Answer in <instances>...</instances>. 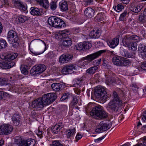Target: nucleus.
Returning <instances> with one entry per match:
<instances>
[{"mask_svg": "<svg viewBox=\"0 0 146 146\" xmlns=\"http://www.w3.org/2000/svg\"><path fill=\"white\" fill-rule=\"evenodd\" d=\"M56 98V96L54 93H49L44 94L42 97L37 99V108L40 110L43 108L44 105H49L52 103Z\"/></svg>", "mask_w": 146, "mask_h": 146, "instance_id": "obj_1", "label": "nucleus"}, {"mask_svg": "<svg viewBox=\"0 0 146 146\" xmlns=\"http://www.w3.org/2000/svg\"><path fill=\"white\" fill-rule=\"evenodd\" d=\"M17 56V53H13L5 56L0 55L1 58L4 59L5 61L0 62V67L4 69H8L12 67L15 64V62L12 60L16 58Z\"/></svg>", "mask_w": 146, "mask_h": 146, "instance_id": "obj_2", "label": "nucleus"}, {"mask_svg": "<svg viewBox=\"0 0 146 146\" xmlns=\"http://www.w3.org/2000/svg\"><path fill=\"white\" fill-rule=\"evenodd\" d=\"M106 51V50H101L83 57L81 59L82 62L87 60L81 62L80 65V67L82 68H87L88 64H90L92 61L99 57L102 54L104 53Z\"/></svg>", "mask_w": 146, "mask_h": 146, "instance_id": "obj_3", "label": "nucleus"}, {"mask_svg": "<svg viewBox=\"0 0 146 146\" xmlns=\"http://www.w3.org/2000/svg\"><path fill=\"white\" fill-rule=\"evenodd\" d=\"M90 113L93 118L97 119H103L107 118L108 116V113L100 106L94 107Z\"/></svg>", "mask_w": 146, "mask_h": 146, "instance_id": "obj_4", "label": "nucleus"}, {"mask_svg": "<svg viewBox=\"0 0 146 146\" xmlns=\"http://www.w3.org/2000/svg\"><path fill=\"white\" fill-rule=\"evenodd\" d=\"M48 22L50 25L56 28H61L65 26L64 22L62 19L55 16L50 17Z\"/></svg>", "mask_w": 146, "mask_h": 146, "instance_id": "obj_5", "label": "nucleus"}, {"mask_svg": "<svg viewBox=\"0 0 146 146\" xmlns=\"http://www.w3.org/2000/svg\"><path fill=\"white\" fill-rule=\"evenodd\" d=\"M94 94L96 97L100 100H104L108 97L104 88L101 86L96 87Z\"/></svg>", "mask_w": 146, "mask_h": 146, "instance_id": "obj_6", "label": "nucleus"}, {"mask_svg": "<svg viewBox=\"0 0 146 146\" xmlns=\"http://www.w3.org/2000/svg\"><path fill=\"white\" fill-rule=\"evenodd\" d=\"M113 63L118 66H126L128 65L130 62L123 57L116 56L113 58Z\"/></svg>", "mask_w": 146, "mask_h": 146, "instance_id": "obj_7", "label": "nucleus"}, {"mask_svg": "<svg viewBox=\"0 0 146 146\" xmlns=\"http://www.w3.org/2000/svg\"><path fill=\"white\" fill-rule=\"evenodd\" d=\"M35 141L34 139H28L27 141L20 138L16 139L15 144L16 146H34Z\"/></svg>", "mask_w": 146, "mask_h": 146, "instance_id": "obj_8", "label": "nucleus"}, {"mask_svg": "<svg viewBox=\"0 0 146 146\" xmlns=\"http://www.w3.org/2000/svg\"><path fill=\"white\" fill-rule=\"evenodd\" d=\"M122 104L115 101L111 100L108 104L107 108L110 112L115 113L118 111L120 106Z\"/></svg>", "mask_w": 146, "mask_h": 146, "instance_id": "obj_9", "label": "nucleus"}, {"mask_svg": "<svg viewBox=\"0 0 146 146\" xmlns=\"http://www.w3.org/2000/svg\"><path fill=\"white\" fill-rule=\"evenodd\" d=\"M111 126V122L108 123L101 121L98 125V128L95 130V132L97 133H99L105 131L110 129Z\"/></svg>", "mask_w": 146, "mask_h": 146, "instance_id": "obj_10", "label": "nucleus"}, {"mask_svg": "<svg viewBox=\"0 0 146 146\" xmlns=\"http://www.w3.org/2000/svg\"><path fill=\"white\" fill-rule=\"evenodd\" d=\"M12 126L8 124H4L0 127V134L7 135L10 134L13 130Z\"/></svg>", "mask_w": 146, "mask_h": 146, "instance_id": "obj_11", "label": "nucleus"}, {"mask_svg": "<svg viewBox=\"0 0 146 146\" xmlns=\"http://www.w3.org/2000/svg\"><path fill=\"white\" fill-rule=\"evenodd\" d=\"M7 38L8 40L13 43L17 44L18 36L16 33L13 30L9 31L7 34Z\"/></svg>", "mask_w": 146, "mask_h": 146, "instance_id": "obj_12", "label": "nucleus"}, {"mask_svg": "<svg viewBox=\"0 0 146 146\" xmlns=\"http://www.w3.org/2000/svg\"><path fill=\"white\" fill-rule=\"evenodd\" d=\"M76 66L73 64H70L66 65L62 69V72L64 74H71L72 73L73 69L76 70Z\"/></svg>", "mask_w": 146, "mask_h": 146, "instance_id": "obj_13", "label": "nucleus"}, {"mask_svg": "<svg viewBox=\"0 0 146 146\" xmlns=\"http://www.w3.org/2000/svg\"><path fill=\"white\" fill-rule=\"evenodd\" d=\"M68 33H69V31L65 30L60 31L57 32L55 34V37L56 39H64L68 36Z\"/></svg>", "mask_w": 146, "mask_h": 146, "instance_id": "obj_14", "label": "nucleus"}, {"mask_svg": "<svg viewBox=\"0 0 146 146\" xmlns=\"http://www.w3.org/2000/svg\"><path fill=\"white\" fill-rule=\"evenodd\" d=\"M13 2L15 6L19 9L25 11L27 9L26 5L20 0H13Z\"/></svg>", "mask_w": 146, "mask_h": 146, "instance_id": "obj_15", "label": "nucleus"}, {"mask_svg": "<svg viewBox=\"0 0 146 146\" xmlns=\"http://www.w3.org/2000/svg\"><path fill=\"white\" fill-rule=\"evenodd\" d=\"M37 42L41 43V47H39L38 51L37 52V55L43 53L46 49V44L45 43L41 40L37 39Z\"/></svg>", "mask_w": 146, "mask_h": 146, "instance_id": "obj_16", "label": "nucleus"}, {"mask_svg": "<svg viewBox=\"0 0 146 146\" xmlns=\"http://www.w3.org/2000/svg\"><path fill=\"white\" fill-rule=\"evenodd\" d=\"M73 57V56L71 55L63 54L60 57L59 61L60 63H66L68 61L72 59Z\"/></svg>", "mask_w": 146, "mask_h": 146, "instance_id": "obj_17", "label": "nucleus"}, {"mask_svg": "<svg viewBox=\"0 0 146 146\" xmlns=\"http://www.w3.org/2000/svg\"><path fill=\"white\" fill-rule=\"evenodd\" d=\"M12 120L14 125L15 126L18 125L20 123V121L21 120V117L18 114H15L13 116Z\"/></svg>", "mask_w": 146, "mask_h": 146, "instance_id": "obj_18", "label": "nucleus"}, {"mask_svg": "<svg viewBox=\"0 0 146 146\" xmlns=\"http://www.w3.org/2000/svg\"><path fill=\"white\" fill-rule=\"evenodd\" d=\"M72 44V41L70 38H66L62 43L61 46L63 48H65L70 46Z\"/></svg>", "mask_w": 146, "mask_h": 146, "instance_id": "obj_19", "label": "nucleus"}, {"mask_svg": "<svg viewBox=\"0 0 146 146\" xmlns=\"http://www.w3.org/2000/svg\"><path fill=\"white\" fill-rule=\"evenodd\" d=\"M63 127V125L61 123L56 124L51 128L52 132L54 133H57L60 131V129Z\"/></svg>", "mask_w": 146, "mask_h": 146, "instance_id": "obj_20", "label": "nucleus"}, {"mask_svg": "<svg viewBox=\"0 0 146 146\" xmlns=\"http://www.w3.org/2000/svg\"><path fill=\"white\" fill-rule=\"evenodd\" d=\"M94 10L90 7L86 8L84 11L85 15L86 16L90 18L94 16Z\"/></svg>", "mask_w": 146, "mask_h": 146, "instance_id": "obj_21", "label": "nucleus"}, {"mask_svg": "<svg viewBox=\"0 0 146 146\" xmlns=\"http://www.w3.org/2000/svg\"><path fill=\"white\" fill-rule=\"evenodd\" d=\"M123 42L124 45L127 46V45L131 44L132 42L130 35H126L123 39Z\"/></svg>", "mask_w": 146, "mask_h": 146, "instance_id": "obj_22", "label": "nucleus"}, {"mask_svg": "<svg viewBox=\"0 0 146 146\" xmlns=\"http://www.w3.org/2000/svg\"><path fill=\"white\" fill-rule=\"evenodd\" d=\"M119 39L118 38H114L113 39L108 42L109 46L111 48H114L119 44Z\"/></svg>", "mask_w": 146, "mask_h": 146, "instance_id": "obj_23", "label": "nucleus"}, {"mask_svg": "<svg viewBox=\"0 0 146 146\" xmlns=\"http://www.w3.org/2000/svg\"><path fill=\"white\" fill-rule=\"evenodd\" d=\"M27 20V17L23 15H20L17 17L15 21L17 24H21L24 23Z\"/></svg>", "mask_w": 146, "mask_h": 146, "instance_id": "obj_24", "label": "nucleus"}, {"mask_svg": "<svg viewBox=\"0 0 146 146\" xmlns=\"http://www.w3.org/2000/svg\"><path fill=\"white\" fill-rule=\"evenodd\" d=\"M59 7L62 11H66L68 9L67 2L64 1H62L60 2L59 3Z\"/></svg>", "mask_w": 146, "mask_h": 146, "instance_id": "obj_25", "label": "nucleus"}, {"mask_svg": "<svg viewBox=\"0 0 146 146\" xmlns=\"http://www.w3.org/2000/svg\"><path fill=\"white\" fill-rule=\"evenodd\" d=\"M71 98H72V100L70 104V107L73 108L74 106L77 104L78 102V97L76 95L71 96Z\"/></svg>", "mask_w": 146, "mask_h": 146, "instance_id": "obj_26", "label": "nucleus"}, {"mask_svg": "<svg viewBox=\"0 0 146 146\" xmlns=\"http://www.w3.org/2000/svg\"><path fill=\"white\" fill-rule=\"evenodd\" d=\"M37 2H38L39 5L42 7L46 9L49 6V3L48 0H37Z\"/></svg>", "mask_w": 146, "mask_h": 146, "instance_id": "obj_27", "label": "nucleus"}, {"mask_svg": "<svg viewBox=\"0 0 146 146\" xmlns=\"http://www.w3.org/2000/svg\"><path fill=\"white\" fill-rule=\"evenodd\" d=\"M89 35L91 38L96 39L100 36V34L98 31L93 30L90 33Z\"/></svg>", "mask_w": 146, "mask_h": 146, "instance_id": "obj_28", "label": "nucleus"}, {"mask_svg": "<svg viewBox=\"0 0 146 146\" xmlns=\"http://www.w3.org/2000/svg\"><path fill=\"white\" fill-rule=\"evenodd\" d=\"M51 87L53 90L58 91L60 90L61 88L62 87V85L59 83H54L52 84Z\"/></svg>", "mask_w": 146, "mask_h": 146, "instance_id": "obj_29", "label": "nucleus"}, {"mask_svg": "<svg viewBox=\"0 0 146 146\" xmlns=\"http://www.w3.org/2000/svg\"><path fill=\"white\" fill-rule=\"evenodd\" d=\"M106 77L108 78V81L109 83L111 84L113 83H115L116 82L117 77L115 76V75L113 74L112 76H107L106 74L105 75Z\"/></svg>", "mask_w": 146, "mask_h": 146, "instance_id": "obj_30", "label": "nucleus"}, {"mask_svg": "<svg viewBox=\"0 0 146 146\" xmlns=\"http://www.w3.org/2000/svg\"><path fill=\"white\" fill-rule=\"evenodd\" d=\"M46 68L44 64H39L37 66V74H40L44 71L46 69Z\"/></svg>", "mask_w": 146, "mask_h": 146, "instance_id": "obj_31", "label": "nucleus"}, {"mask_svg": "<svg viewBox=\"0 0 146 146\" xmlns=\"http://www.w3.org/2000/svg\"><path fill=\"white\" fill-rule=\"evenodd\" d=\"M98 69V67L94 66L86 70V72L88 74L92 75Z\"/></svg>", "mask_w": 146, "mask_h": 146, "instance_id": "obj_32", "label": "nucleus"}, {"mask_svg": "<svg viewBox=\"0 0 146 146\" xmlns=\"http://www.w3.org/2000/svg\"><path fill=\"white\" fill-rule=\"evenodd\" d=\"M105 17V16L104 13H99L95 17V19L96 21L98 22H100L103 21Z\"/></svg>", "mask_w": 146, "mask_h": 146, "instance_id": "obj_33", "label": "nucleus"}, {"mask_svg": "<svg viewBox=\"0 0 146 146\" xmlns=\"http://www.w3.org/2000/svg\"><path fill=\"white\" fill-rule=\"evenodd\" d=\"M29 69V67L27 65H22L20 67V70L22 73L25 75H27L28 74L27 70Z\"/></svg>", "mask_w": 146, "mask_h": 146, "instance_id": "obj_34", "label": "nucleus"}, {"mask_svg": "<svg viewBox=\"0 0 146 146\" xmlns=\"http://www.w3.org/2000/svg\"><path fill=\"white\" fill-rule=\"evenodd\" d=\"M84 77L82 76L80 78L77 79L76 80V83L74 84L75 86L78 88H79L80 86H81L82 83L84 81Z\"/></svg>", "mask_w": 146, "mask_h": 146, "instance_id": "obj_35", "label": "nucleus"}, {"mask_svg": "<svg viewBox=\"0 0 146 146\" xmlns=\"http://www.w3.org/2000/svg\"><path fill=\"white\" fill-rule=\"evenodd\" d=\"M113 99L112 100L115 101L117 102H119L120 104H122V102L119 97L117 93L115 91H114L113 93Z\"/></svg>", "mask_w": 146, "mask_h": 146, "instance_id": "obj_36", "label": "nucleus"}, {"mask_svg": "<svg viewBox=\"0 0 146 146\" xmlns=\"http://www.w3.org/2000/svg\"><path fill=\"white\" fill-rule=\"evenodd\" d=\"M126 47H128L129 50L135 51L137 49V43L133 42L129 45H127Z\"/></svg>", "mask_w": 146, "mask_h": 146, "instance_id": "obj_37", "label": "nucleus"}, {"mask_svg": "<svg viewBox=\"0 0 146 146\" xmlns=\"http://www.w3.org/2000/svg\"><path fill=\"white\" fill-rule=\"evenodd\" d=\"M51 146H67L64 144H62L60 141L58 140L53 141L52 142Z\"/></svg>", "mask_w": 146, "mask_h": 146, "instance_id": "obj_38", "label": "nucleus"}, {"mask_svg": "<svg viewBox=\"0 0 146 146\" xmlns=\"http://www.w3.org/2000/svg\"><path fill=\"white\" fill-rule=\"evenodd\" d=\"M139 21L141 23L146 22V16L144 15L143 12L139 16Z\"/></svg>", "mask_w": 146, "mask_h": 146, "instance_id": "obj_39", "label": "nucleus"}, {"mask_svg": "<svg viewBox=\"0 0 146 146\" xmlns=\"http://www.w3.org/2000/svg\"><path fill=\"white\" fill-rule=\"evenodd\" d=\"M138 49L139 50L141 51L142 55L146 56V49H145L144 47L142 46V45H140L138 47Z\"/></svg>", "mask_w": 146, "mask_h": 146, "instance_id": "obj_40", "label": "nucleus"}, {"mask_svg": "<svg viewBox=\"0 0 146 146\" xmlns=\"http://www.w3.org/2000/svg\"><path fill=\"white\" fill-rule=\"evenodd\" d=\"M8 5L7 0H1L0 1V8L3 7H6Z\"/></svg>", "mask_w": 146, "mask_h": 146, "instance_id": "obj_41", "label": "nucleus"}, {"mask_svg": "<svg viewBox=\"0 0 146 146\" xmlns=\"http://www.w3.org/2000/svg\"><path fill=\"white\" fill-rule=\"evenodd\" d=\"M7 45L6 41L3 39H0V50L2 48H5Z\"/></svg>", "mask_w": 146, "mask_h": 146, "instance_id": "obj_42", "label": "nucleus"}, {"mask_svg": "<svg viewBox=\"0 0 146 146\" xmlns=\"http://www.w3.org/2000/svg\"><path fill=\"white\" fill-rule=\"evenodd\" d=\"M130 9L132 11L135 13H137L140 11L141 10L140 7L137 6H133Z\"/></svg>", "mask_w": 146, "mask_h": 146, "instance_id": "obj_43", "label": "nucleus"}, {"mask_svg": "<svg viewBox=\"0 0 146 146\" xmlns=\"http://www.w3.org/2000/svg\"><path fill=\"white\" fill-rule=\"evenodd\" d=\"M84 48L85 50L90 49L92 46L91 44L89 42H83Z\"/></svg>", "mask_w": 146, "mask_h": 146, "instance_id": "obj_44", "label": "nucleus"}, {"mask_svg": "<svg viewBox=\"0 0 146 146\" xmlns=\"http://www.w3.org/2000/svg\"><path fill=\"white\" fill-rule=\"evenodd\" d=\"M71 95H70L69 93L64 94L63 96L61 97V100H64L67 99L71 98Z\"/></svg>", "mask_w": 146, "mask_h": 146, "instance_id": "obj_45", "label": "nucleus"}, {"mask_svg": "<svg viewBox=\"0 0 146 146\" xmlns=\"http://www.w3.org/2000/svg\"><path fill=\"white\" fill-rule=\"evenodd\" d=\"M131 38L132 42H133V41H134L135 42H138L140 40V38L139 36L136 35H131Z\"/></svg>", "mask_w": 146, "mask_h": 146, "instance_id": "obj_46", "label": "nucleus"}, {"mask_svg": "<svg viewBox=\"0 0 146 146\" xmlns=\"http://www.w3.org/2000/svg\"><path fill=\"white\" fill-rule=\"evenodd\" d=\"M50 7L52 11L55 10L57 7V5L56 2L52 1L50 3Z\"/></svg>", "mask_w": 146, "mask_h": 146, "instance_id": "obj_47", "label": "nucleus"}, {"mask_svg": "<svg viewBox=\"0 0 146 146\" xmlns=\"http://www.w3.org/2000/svg\"><path fill=\"white\" fill-rule=\"evenodd\" d=\"M127 14V12L125 11L121 15L119 18V20L120 21H124L125 19V17Z\"/></svg>", "mask_w": 146, "mask_h": 146, "instance_id": "obj_48", "label": "nucleus"}, {"mask_svg": "<svg viewBox=\"0 0 146 146\" xmlns=\"http://www.w3.org/2000/svg\"><path fill=\"white\" fill-rule=\"evenodd\" d=\"M75 129H73L69 130H68V133H67V137H70L72 136L75 133Z\"/></svg>", "mask_w": 146, "mask_h": 146, "instance_id": "obj_49", "label": "nucleus"}, {"mask_svg": "<svg viewBox=\"0 0 146 146\" xmlns=\"http://www.w3.org/2000/svg\"><path fill=\"white\" fill-rule=\"evenodd\" d=\"M122 55L124 56L129 58H133L134 56L131 54L124 52L123 54L122 53Z\"/></svg>", "mask_w": 146, "mask_h": 146, "instance_id": "obj_50", "label": "nucleus"}, {"mask_svg": "<svg viewBox=\"0 0 146 146\" xmlns=\"http://www.w3.org/2000/svg\"><path fill=\"white\" fill-rule=\"evenodd\" d=\"M123 9V6L120 4H119L117 6H115L114 8L118 12L120 11Z\"/></svg>", "mask_w": 146, "mask_h": 146, "instance_id": "obj_51", "label": "nucleus"}, {"mask_svg": "<svg viewBox=\"0 0 146 146\" xmlns=\"http://www.w3.org/2000/svg\"><path fill=\"white\" fill-rule=\"evenodd\" d=\"M30 74L31 76L36 75V67L35 66H34L30 71Z\"/></svg>", "mask_w": 146, "mask_h": 146, "instance_id": "obj_52", "label": "nucleus"}, {"mask_svg": "<svg viewBox=\"0 0 146 146\" xmlns=\"http://www.w3.org/2000/svg\"><path fill=\"white\" fill-rule=\"evenodd\" d=\"M30 10V13L31 15L34 16L36 15V8L32 7L31 8Z\"/></svg>", "mask_w": 146, "mask_h": 146, "instance_id": "obj_53", "label": "nucleus"}, {"mask_svg": "<svg viewBox=\"0 0 146 146\" xmlns=\"http://www.w3.org/2000/svg\"><path fill=\"white\" fill-rule=\"evenodd\" d=\"M101 61V59H99L98 60H95L93 61L92 64L94 66H98L100 64Z\"/></svg>", "mask_w": 146, "mask_h": 146, "instance_id": "obj_54", "label": "nucleus"}, {"mask_svg": "<svg viewBox=\"0 0 146 146\" xmlns=\"http://www.w3.org/2000/svg\"><path fill=\"white\" fill-rule=\"evenodd\" d=\"M77 49L79 50L84 49L83 42L79 43L76 47Z\"/></svg>", "mask_w": 146, "mask_h": 146, "instance_id": "obj_55", "label": "nucleus"}, {"mask_svg": "<svg viewBox=\"0 0 146 146\" xmlns=\"http://www.w3.org/2000/svg\"><path fill=\"white\" fill-rule=\"evenodd\" d=\"M37 136H38V137L40 138H41L43 136L42 131V130H40L39 127L38 128V133H37Z\"/></svg>", "mask_w": 146, "mask_h": 146, "instance_id": "obj_56", "label": "nucleus"}, {"mask_svg": "<svg viewBox=\"0 0 146 146\" xmlns=\"http://www.w3.org/2000/svg\"><path fill=\"white\" fill-rule=\"evenodd\" d=\"M6 83V81L4 78H0V86H3Z\"/></svg>", "mask_w": 146, "mask_h": 146, "instance_id": "obj_57", "label": "nucleus"}, {"mask_svg": "<svg viewBox=\"0 0 146 146\" xmlns=\"http://www.w3.org/2000/svg\"><path fill=\"white\" fill-rule=\"evenodd\" d=\"M54 56V55L52 52H49L46 55V57L47 58H52Z\"/></svg>", "mask_w": 146, "mask_h": 146, "instance_id": "obj_58", "label": "nucleus"}, {"mask_svg": "<svg viewBox=\"0 0 146 146\" xmlns=\"http://www.w3.org/2000/svg\"><path fill=\"white\" fill-rule=\"evenodd\" d=\"M3 98H10L11 97V95L7 92H3Z\"/></svg>", "mask_w": 146, "mask_h": 146, "instance_id": "obj_59", "label": "nucleus"}, {"mask_svg": "<svg viewBox=\"0 0 146 146\" xmlns=\"http://www.w3.org/2000/svg\"><path fill=\"white\" fill-rule=\"evenodd\" d=\"M82 136L81 134L79 133H78L76 137V141L77 142L78 140L82 138Z\"/></svg>", "mask_w": 146, "mask_h": 146, "instance_id": "obj_60", "label": "nucleus"}, {"mask_svg": "<svg viewBox=\"0 0 146 146\" xmlns=\"http://www.w3.org/2000/svg\"><path fill=\"white\" fill-rule=\"evenodd\" d=\"M42 9H38L37 8V16H40L42 14Z\"/></svg>", "mask_w": 146, "mask_h": 146, "instance_id": "obj_61", "label": "nucleus"}, {"mask_svg": "<svg viewBox=\"0 0 146 146\" xmlns=\"http://www.w3.org/2000/svg\"><path fill=\"white\" fill-rule=\"evenodd\" d=\"M141 68L144 70H146V62H143L141 65Z\"/></svg>", "mask_w": 146, "mask_h": 146, "instance_id": "obj_62", "label": "nucleus"}, {"mask_svg": "<svg viewBox=\"0 0 146 146\" xmlns=\"http://www.w3.org/2000/svg\"><path fill=\"white\" fill-rule=\"evenodd\" d=\"M105 135H104L102 137H100L97 139L95 140V142L97 143L99 141L102 140V139H104L105 137Z\"/></svg>", "mask_w": 146, "mask_h": 146, "instance_id": "obj_63", "label": "nucleus"}, {"mask_svg": "<svg viewBox=\"0 0 146 146\" xmlns=\"http://www.w3.org/2000/svg\"><path fill=\"white\" fill-rule=\"evenodd\" d=\"M142 119L144 121H145L146 120V110L145 111L144 113H143V116L142 117Z\"/></svg>", "mask_w": 146, "mask_h": 146, "instance_id": "obj_64", "label": "nucleus"}]
</instances>
